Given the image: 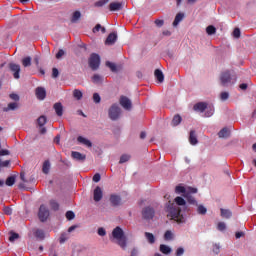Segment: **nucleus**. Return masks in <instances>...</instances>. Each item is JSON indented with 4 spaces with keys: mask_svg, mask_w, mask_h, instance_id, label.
I'll use <instances>...</instances> for the list:
<instances>
[{
    "mask_svg": "<svg viewBox=\"0 0 256 256\" xmlns=\"http://www.w3.org/2000/svg\"><path fill=\"white\" fill-rule=\"evenodd\" d=\"M10 99H12V101H19V95L12 93L9 95Z\"/></svg>",
    "mask_w": 256,
    "mask_h": 256,
    "instance_id": "obj_62",
    "label": "nucleus"
},
{
    "mask_svg": "<svg viewBox=\"0 0 256 256\" xmlns=\"http://www.w3.org/2000/svg\"><path fill=\"white\" fill-rule=\"evenodd\" d=\"M71 157L75 161H85V159H87V155L81 154V152H75V151L71 152Z\"/></svg>",
    "mask_w": 256,
    "mask_h": 256,
    "instance_id": "obj_14",
    "label": "nucleus"
},
{
    "mask_svg": "<svg viewBox=\"0 0 256 256\" xmlns=\"http://www.w3.org/2000/svg\"><path fill=\"white\" fill-rule=\"evenodd\" d=\"M98 235H100V237H105L107 235V232L104 230V228H99Z\"/></svg>",
    "mask_w": 256,
    "mask_h": 256,
    "instance_id": "obj_60",
    "label": "nucleus"
},
{
    "mask_svg": "<svg viewBox=\"0 0 256 256\" xmlns=\"http://www.w3.org/2000/svg\"><path fill=\"white\" fill-rule=\"evenodd\" d=\"M129 159H131V156H130V155L123 154V155L120 157L119 163H120V164L127 163V161H129Z\"/></svg>",
    "mask_w": 256,
    "mask_h": 256,
    "instance_id": "obj_44",
    "label": "nucleus"
},
{
    "mask_svg": "<svg viewBox=\"0 0 256 256\" xmlns=\"http://www.w3.org/2000/svg\"><path fill=\"white\" fill-rule=\"evenodd\" d=\"M99 31H101V33H106V29L105 27L101 26V24H97L94 28H93V33H99Z\"/></svg>",
    "mask_w": 256,
    "mask_h": 256,
    "instance_id": "obj_36",
    "label": "nucleus"
},
{
    "mask_svg": "<svg viewBox=\"0 0 256 256\" xmlns=\"http://www.w3.org/2000/svg\"><path fill=\"white\" fill-rule=\"evenodd\" d=\"M123 9V2H112L109 4V11H121Z\"/></svg>",
    "mask_w": 256,
    "mask_h": 256,
    "instance_id": "obj_12",
    "label": "nucleus"
},
{
    "mask_svg": "<svg viewBox=\"0 0 256 256\" xmlns=\"http://www.w3.org/2000/svg\"><path fill=\"white\" fill-rule=\"evenodd\" d=\"M63 55H65V50L60 49L58 51V53L56 54V59H61V57H63Z\"/></svg>",
    "mask_w": 256,
    "mask_h": 256,
    "instance_id": "obj_59",
    "label": "nucleus"
},
{
    "mask_svg": "<svg viewBox=\"0 0 256 256\" xmlns=\"http://www.w3.org/2000/svg\"><path fill=\"white\" fill-rule=\"evenodd\" d=\"M109 3V0H100L95 3V7H103V5H107Z\"/></svg>",
    "mask_w": 256,
    "mask_h": 256,
    "instance_id": "obj_50",
    "label": "nucleus"
},
{
    "mask_svg": "<svg viewBox=\"0 0 256 256\" xmlns=\"http://www.w3.org/2000/svg\"><path fill=\"white\" fill-rule=\"evenodd\" d=\"M50 169H51V162H49V160H45L42 166V173H44L45 175H48Z\"/></svg>",
    "mask_w": 256,
    "mask_h": 256,
    "instance_id": "obj_23",
    "label": "nucleus"
},
{
    "mask_svg": "<svg viewBox=\"0 0 256 256\" xmlns=\"http://www.w3.org/2000/svg\"><path fill=\"white\" fill-rule=\"evenodd\" d=\"M206 33L208 35H215V33H217V28H215V26L213 25H209L207 28H206Z\"/></svg>",
    "mask_w": 256,
    "mask_h": 256,
    "instance_id": "obj_35",
    "label": "nucleus"
},
{
    "mask_svg": "<svg viewBox=\"0 0 256 256\" xmlns=\"http://www.w3.org/2000/svg\"><path fill=\"white\" fill-rule=\"evenodd\" d=\"M175 203H176V205H185V199H183V197H181V196H177L176 198H175Z\"/></svg>",
    "mask_w": 256,
    "mask_h": 256,
    "instance_id": "obj_46",
    "label": "nucleus"
},
{
    "mask_svg": "<svg viewBox=\"0 0 256 256\" xmlns=\"http://www.w3.org/2000/svg\"><path fill=\"white\" fill-rule=\"evenodd\" d=\"M183 253H185V250L181 247L176 250V256H182Z\"/></svg>",
    "mask_w": 256,
    "mask_h": 256,
    "instance_id": "obj_63",
    "label": "nucleus"
},
{
    "mask_svg": "<svg viewBox=\"0 0 256 256\" xmlns=\"http://www.w3.org/2000/svg\"><path fill=\"white\" fill-rule=\"evenodd\" d=\"M6 185L8 187H13V185H15V176H9L7 179H6Z\"/></svg>",
    "mask_w": 256,
    "mask_h": 256,
    "instance_id": "obj_40",
    "label": "nucleus"
},
{
    "mask_svg": "<svg viewBox=\"0 0 256 256\" xmlns=\"http://www.w3.org/2000/svg\"><path fill=\"white\" fill-rule=\"evenodd\" d=\"M221 101H227L229 99V93L228 92H222L220 94Z\"/></svg>",
    "mask_w": 256,
    "mask_h": 256,
    "instance_id": "obj_52",
    "label": "nucleus"
},
{
    "mask_svg": "<svg viewBox=\"0 0 256 256\" xmlns=\"http://www.w3.org/2000/svg\"><path fill=\"white\" fill-rule=\"evenodd\" d=\"M233 36L236 39H239L241 37V30L239 28H235L234 31H233Z\"/></svg>",
    "mask_w": 256,
    "mask_h": 256,
    "instance_id": "obj_53",
    "label": "nucleus"
},
{
    "mask_svg": "<svg viewBox=\"0 0 256 256\" xmlns=\"http://www.w3.org/2000/svg\"><path fill=\"white\" fill-rule=\"evenodd\" d=\"M184 197L187 199V201H188V203H190V205H197V200H195V197H193L192 194L186 193L184 195Z\"/></svg>",
    "mask_w": 256,
    "mask_h": 256,
    "instance_id": "obj_26",
    "label": "nucleus"
},
{
    "mask_svg": "<svg viewBox=\"0 0 256 256\" xmlns=\"http://www.w3.org/2000/svg\"><path fill=\"white\" fill-rule=\"evenodd\" d=\"M197 213H198V215H206L207 214V208L203 205H198Z\"/></svg>",
    "mask_w": 256,
    "mask_h": 256,
    "instance_id": "obj_38",
    "label": "nucleus"
},
{
    "mask_svg": "<svg viewBox=\"0 0 256 256\" xmlns=\"http://www.w3.org/2000/svg\"><path fill=\"white\" fill-rule=\"evenodd\" d=\"M231 135V132L227 128H223L218 132V137L220 139H227Z\"/></svg>",
    "mask_w": 256,
    "mask_h": 256,
    "instance_id": "obj_20",
    "label": "nucleus"
},
{
    "mask_svg": "<svg viewBox=\"0 0 256 256\" xmlns=\"http://www.w3.org/2000/svg\"><path fill=\"white\" fill-rule=\"evenodd\" d=\"M119 104L126 111H131V108L133 107V103L131 102V100L127 96H123V95L120 96Z\"/></svg>",
    "mask_w": 256,
    "mask_h": 256,
    "instance_id": "obj_6",
    "label": "nucleus"
},
{
    "mask_svg": "<svg viewBox=\"0 0 256 256\" xmlns=\"http://www.w3.org/2000/svg\"><path fill=\"white\" fill-rule=\"evenodd\" d=\"M49 205L52 211H59V202H57V200H50Z\"/></svg>",
    "mask_w": 256,
    "mask_h": 256,
    "instance_id": "obj_32",
    "label": "nucleus"
},
{
    "mask_svg": "<svg viewBox=\"0 0 256 256\" xmlns=\"http://www.w3.org/2000/svg\"><path fill=\"white\" fill-rule=\"evenodd\" d=\"M53 109L58 117H63V104L61 102L55 103Z\"/></svg>",
    "mask_w": 256,
    "mask_h": 256,
    "instance_id": "obj_17",
    "label": "nucleus"
},
{
    "mask_svg": "<svg viewBox=\"0 0 256 256\" xmlns=\"http://www.w3.org/2000/svg\"><path fill=\"white\" fill-rule=\"evenodd\" d=\"M92 181H94V183H99V181H101V174L96 173L93 178Z\"/></svg>",
    "mask_w": 256,
    "mask_h": 256,
    "instance_id": "obj_56",
    "label": "nucleus"
},
{
    "mask_svg": "<svg viewBox=\"0 0 256 256\" xmlns=\"http://www.w3.org/2000/svg\"><path fill=\"white\" fill-rule=\"evenodd\" d=\"M108 117L111 121H117L121 117V108L118 104H112L108 110Z\"/></svg>",
    "mask_w": 256,
    "mask_h": 256,
    "instance_id": "obj_3",
    "label": "nucleus"
},
{
    "mask_svg": "<svg viewBox=\"0 0 256 256\" xmlns=\"http://www.w3.org/2000/svg\"><path fill=\"white\" fill-rule=\"evenodd\" d=\"M59 77V70L57 68L52 69V78L57 79Z\"/></svg>",
    "mask_w": 256,
    "mask_h": 256,
    "instance_id": "obj_57",
    "label": "nucleus"
},
{
    "mask_svg": "<svg viewBox=\"0 0 256 256\" xmlns=\"http://www.w3.org/2000/svg\"><path fill=\"white\" fill-rule=\"evenodd\" d=\"M9 165H11V160H5L3 162L0 160V169L1 167H9Z\"/></svg>",
    "mask_w": 256,
    "mask_h": 256,
    "instance_id": "obj_55",
    "label": "nucleus"
},
{
    "mask_svg": "<svg viewBox=\"0 0 256 256\" xmlns=\"http://www.w3.org/2000/svg\"><path fill=\"white\" fill-rule=\"evenodd\" d=\"M35 93H36L37 99H39L40 101H43L45 97H47V91L43 87L36 88Z\"/></svg>",
    "mask_w": 256,
    "mask_h": 256,
    "instance_id": "obj_11",
    "label": "nucleus"
},
{
    "mask_svg": "<svg viewBox=\"0 0 256 256\" xmlns=\"http://www.w3.org/2000/svg\"><path fill=\"white\" fill-rule=\"evenodd\" d=\"M194 111H199L200 113L205 112L207 109V103L205 102H198L193 106Z\"/></svg>",
    "mask_w": 256,
    "mask_h": 256,
    "instance_id": "obj_16",
    "label": "nucleus"
},
{
    "mask_svg": "<svg viewBox=\"0 0 256 256\" xmlns=\"http://www.w3.org/2000/svg\"><path fill=\"white\" fill-rule=\"evenodd\" d=\"M181 121H183L181 116L179 114L175 115L171 122L172 127H177V125H179Z\"/></svg>",
    "mask_w": 256,
    "mask_h": 256,
    "instance_id": "obj_25",
    "label": "nucleus"
},
{
    "mask_svg": "<svg viewBox=\"0 0 256 256\" xmlns=\"http://www.w3.org/2000/svg\"><path fill=\"white\" fill-rule=\"evenodd\" d=\"M154 75L158 81V83H163L165 81V75H163V71L156 69Z\"/></svg>",
    "mask_w": 256,
    "mask_h": 256,
    "instance_id": "obj_19",
    "label": "nucleus"
},
{
    "mask_svg": "<svg viewBox=\"0 0 256 256\" xmlns=\"http://www.w3.org/2000/svg\"><path fill=\"white\" fill-rule=\"evenodd\" d=\"M186 193H189L190 195H193V194L197 193V188L189 187L186 190Z\"/></svg>",
    "mask_w": 256,
    "mask_h": 256,
    "instance_id": "obj_58",
    "label": "nucleus"
},
{
    "mask_svg": "<svg viewBox=\"0 0 256 256\" xmlns=\"http://www.w3.org/2000/svg\"><path fill=\"white\" fill-rule=\"evenodd\" d=\"M110 203L113 207H119L121 205V196L112 194L110 196Z\"/></svg>",
    "mask_w": 256,
    "mask_h": 256,
    "instance_id": "obj_13",
    "label": "nucleus"
},
{
    "mask_svg": "<svg viewBox=\"0 0 256 256\" xmlns=\"http://www.w3.org/2000/svg\"><path fill=\"white\" fill-rule=\"evenodd\" d=\"M34 235L37 239H40V241H43V239H45V231H43L41 229H37L35 231Z\"/></svg>",
    "mask_w": 256,
    "mask_h": 256,
    "instance_id": "obj_27",
    "label": "nucleus"
},
{
    "mask_svg": "<svg viewBox=\"0 0 256 256\" xmlns=\"http://www.w3.org/2000/svg\"><path fill=\"white\" fill-rule=\"evenodd\" d=\"M145 237H146L148 243H150L151 245H153V243H155V235H153V233L145 232Z\"/></svg>",
    "mask_w": 256,
    "mask_h": 256,
    "instance_id": "obj_29",
    "label": "nucleus"
},
{
    "mask_svg": "<svg viewBox=\"0 0 256 256\" xmlns=\"http://www.w3.org/2000/svg\"><path fill=\"white\" fill-rule=\"evenodd\" d=\"M220 213H221V217H223V219H231L233 213L231 212V210L229 209H220Z\"/></svg>",
    "mask_w": 256,
    "mask_h": 256,
    "instance_id": "obj_22",
    "label": "nucleus"
},
{
    "mask_svg": "<svg viewBox=\"0 0 256 256\" xmlns=\"http://www.w3.org/2000/svg\"><path fill=\"white\" fill-rule=\"evenodd\" d=\"M79 19H81V12L75 11V12L73 13L71 22H72V23H77V21H79Z\"/></svg>",
    "mask_w": 256,
    "mask_h": 256,
    "instance_id": "obj_37",
    "label": "nucleus"
},
{
    "mask_svg": "<svg viewBox=\"0 0 256 256\" xmlns=\"http://www.w3.org/2000/svg\"><path fill=\"white\" fill-rule=\"evenodd\" d=\"M168 217L176 221V223H183L185 221V218L181 214V208L175 204H171V206L168 207Z\"/></svg>",
    "mask_w": 256,
    "mask_h": 256,
    "instance_id": "obj_2",
    "label": "nucleus"
},
{
    "mask_svg": "<svg viewBox=\"0 0 256 256\" xmlns=\"http://www.w3.org/2000/svg\"><path fill=\"white\" fill-rule=\"evenodd\" d=\"M106 66H108L109 69H110L113 73H115V71H117V65H115V63H112V62H110V61H107V62H106Z\"/></svg>",
    "mask_w": 256,
    "mask_h": 256,
    "instance_id": "obj_45",
    "label": "nucleus"
},
{
    "mask_svg": "<svg viewBox=\"0 0 256 256\" xmlns=\"http://www.w3.org/2000/svg\"><path fill=\"white\" fill-rule=\"evenodd\" d=\"M94 201L96 203H99V201H101L103 199V189H101V187L97 186L95 189H94Z\"/></svg>",
    "mask_w": 256,
    "mask_h": 256,
    "instance_id": "obj_10",
    "label": "nucleus"
},
{
    "mask_svg": "<svg viewBox=\"0 0 256 256\" xmlns=\"http://www.w3.org/2000/svg\"><path fill=\"white\" fill-rule=\"evenodd\" d=\"M68 240H69V233L63 232V233L60 235L59 243H60L61 245H63V243H65V241H68Z\"/></svg>",
    "mask_w": 256,
    "mask_h": 256,
    "instance_id": "obj_33",
    "label": "nucleus"
},
{
    "mask_svg": "<svg viewBox=\"0 0 256 256\" xmlns=\"http://www.w3.org/2000/svg\"><path fill=\"white\" fill-rule=\"evenodd\" d=\"M142 217L143 219H146V221H150V219H153V217H155V209H153V207H145L142 210Z\"/></svg>",
    "mask_w": 256,
    "mask_h": 256,
    "instance_id": "obj_8",
    "label": "nucleus"
},
{
    "mask_svg": "<svg viewBox=\"0 0 256 256\" xmlns=\"http://www.w3.org/2000/svg\"><path fill=\"white\" fill-rule=\"evenodd\" d=\"M4 213L6 215H11V213H13V210L10 207H4Z\"/></svg>",
    "mask_w": 256,
    "mask_h": 256,
    "instance_id": "obj_64",
    "label": "nucleus"
},
{
    "mask_svg": "<svg viewBox=\"0 0 256 256\" xmlns=\"http://www.w3.org/2000/svg\"><path fill=\"white\" fill-rule=\"evenodd\" d=\"M160 251L161 253H163L164 255H169V253H171V247L165 245V244H161L160 245Z\"/></svg>",
    "mask_w": 256,
    "mask_h": 256,
    "instance_id": "obj_28",
    "label": "nucleus"
},
{
    "mask_svg": "<svg viewBox=\"0 0 256 256\" xmlns=\"http://www.w3.org/2000/svg\"><path fill=\"white\" fill-rule=\"evenodd\" d=\"M9 69H10L11 73H13L14 79H19L21 77L19 75V73H21V66L19 64L10 63Z\"/></svg>",
    "mask_w": 256,
    "mask_h": 256,
    "instance_id": "obj_9",
    "label": "nucleus"
},
{
    "mask_svg": "<svg viewBox=\"0 0 256 256\" xmlns=\"http://www.w3.org/2000/svg\"><path fill=\"white\" fill-rule=\"evenodd\" d=\"M66 219H68V221H73V219H75V212L67 211L66 212Z\"/></svg>",
    "mask_w": 256,
    "mask_h": 256,
    "instance_id": "obj_47",
    "label": "nucleus"
},
{
    "mask_svg": "<svg viewBox=\"0 0 256 256\" xmlns=\"http://www.w3.org/2000/svg\"><path fill=\"white\" fill-rule=\"evenodd\" d=\"M113 239H116L117 244L121 249H127V237L125 236V232L119 226L113 229L112 231Z\"/></svg>",
    "mask_w": 256,
    "mask_h": 256,
    "instance_id": "obj_1",
    "label": "nucleus"
},
{
    "mask_svg": "<svg viewBox=\"0 0 256 256\" xmlns=\"http://www.w3.org/2000/svg\"><path fill=\"white\" fill-rule=\"evenodd\" d=\"M49 209L45 205H41L38 212V217L41 223H45L49 219Z\"/></svg>",
    "mask_w": 256,
    "mask_h": 256,
    "instance_id": "obj_5",
    "label": "nucleus"
},
{
    "mask_svg": "<svg viewBox=\"0 0 256 256\" xmlns=\"http://www.w3.org/2000/svg\"><path fill=\"white\" fill-rule=\"evenodd\" d=\"M92 81H93V83H96L97 85H99V83H103V77H101V75H99V74H95L92 77Z\"/></svg>",
    "mask_w": 256,
    "mask_h": 256,
    "instance_id": "obj_39",
    "label": "nucleus"
},
{
    "mask_svg": "<svg viewBox=\"0 0 256 256\" xmlns=\"http://www.w3.org/2000/svg\"><path fill=\"white\" fill-rule=\"evenodd\" d=\"M217 229L218 231H225V229H227V225L225 224V222H219L217 224Z\"/></svg>",
    "mask_w": 256,
    "mask_h": 256,
    "instance_id": "obj_48",
    "label": "nucleus"
},
{
    "mask_svg": "<svg viewBox=\"0 0 256 256\" xmlns=\"http://www.w3.org/2000/svg\"><path fill=\"white\" fill-rule=\"evenodd\" d=\"M23 67H31V57H25L22 59Z\"/></svg>",
    "mask_w": 256,
    "mask_h": 256,
    "instance_id": "obj_41",
    "label": "nucleus"
},
{
    "mask_svg": "<svg viewBox=\"0 0 256 256\" xmlns=\"http://www.w3.org/2000/svg\"><path fill=\"white\" fill-rule=\"evenodd\" d=\"M78 143H81V145H85L86 147H93V143H91L87 138L83 136H79L77 138Z\"/></svg>",
    "mask_w": 256,
    "mask_h": 256,
    "instance_id": "obj_21",
    "label": "nucleus"
},
{
    "mask_svg": "<svg viewBox=\"0 0 256 256\" xmlns=\"http://www.w3.org/2000/svg\"><path fill=\"white\" fill-rule=\"evenodd\" d=\"M93 101L94 103H101V96L99 95V93L93 94Z\"/></svg>",
    "mask_w": 256,
    "mask_h": 256,
    "instance_id": "obj_51",
    "label": "nucleus"
},
{
    "mask_svg": "<svg viewBox=\"0 0 256 256\" xmlns=\"http://www.w3.org/2000/svg\"><path fill=\"white\" fill-rule=\"evenodd\" d=\"M175 191L176 193H184V195L187 193V190L183 186H176Z\"/></svg>",
    "mask_w": 256,
    "mask_h": 256,
    "instance_id": "obj_49",
    "label": "nucleus"
},
{
    "mask_svg": "<svg viewBox=\"0 0 256 256\" xmlns=\"http://www.w3.org/2000/svg\"><path fill=\"white\" fill-rule=\"evenodd\" d=\"M205 117H212V115L215 113V109L211 106L206 108Z\"/></svg>",
    "mask_w": 256,
    "mask_h": 256,
    "instance_id": "obj_42",
    "label": "nucleus"
},
{
    "mask_svg": "<svg viewBox=\"0 0 256 256\" xmlns=\"http://www.w3.org/2000/svg\"><path fill=\"white\" fill-rule=\"evenodd\" d=\"M183 19H185V14L183 12H179L175 16V19L173 21V27H177V25H179V23H181V21H183Z\"/></svg>",
    "mask_w": 256,
    "mask_h": 256,
    "instance_id": "obj_18",
    "label": "nucleus"
},
{
    "mask_svg": "<svg viewBox=\"0 0 256 256\" xmlns=\"http://www.w3.org/2000/svg\"><path fill=\"white\" fill-rule=\"evenodd\" d=\"M73 97L74 99H77V101H81V99H83V92L79 89H75L73 91Z\"/></svg>",
    "mask_w": 256,
    "mask_h": 256,
    "instance_id": "obj_31",
    "label": "nucleus"
},
{
    "mask_svg": "<svg viewBox=\"0 0 256 256\" xmlns=\"http://www.w3.org/2000/svg\"><path fill=\"white\" fill-rule=\"evenodd\" d=\"M189 142L191 145H197V143H199V141L197 140V135L195 134V130H192L190 132Z\"/></svg>",
    "mask_w": 256,
    "mask_h": 256,
    "instance_id": "obj_24",
    "label": "nucleus"
},
{
    "mask_svg": "<svg viewBox=\"0 0 256 256\" xmlns=\"http://www.w3.org/2000/svg\"><path fill=\"white\" fill-rule=\"evenodd\" d=\"M165 241H171L173 239V232L171 230H167L164 234Z\"/></svg>",
    "mask_w": 256,
    "mask_h": 256,
    "instance_id": "obj_43",
    "label": "nucleus"
},
{
    "mask_svg": "<svg viewBox=\"0 0 256 256\" xmlns=\"http://www.w3.org/2000/svg\"><path fill=\"white\" fill-rule=\"evenodd\" d=\"M39 127H43L47 123V117L42 115L37 119Z\"/></svg>",
    "mask_w": 256,
    "mask_h": 256,
    "instance_id": "obj_34",
    "label": "nucleus"
},
{
    "mask_svg": "<svg viewBox=\"0 0 256 256\" xmlns=\"http://www.w3.org/2000/svg\"><path fill=\"white\" fill-rule=\"evenodd\" d=\"M19 107V104H17L16 102H11L8 104V106L6 108H4V111H15V109H17Z\"/></svg>",
    "mask_w": 256,
    "mask_h": 256,
    "instance_id": "obj_30",
    "label": "nucleus"
},
{
    "mask_svg": "<svg viewBox=\"0 0 256 256\" xmlns=\"http://www.w3.org/2000/svg\"><path fill=\"white\" fill-rule=\"evenodd\" d=\"M16 239H19V235L15 232H12L9 237V241H11L13 243V241H15Z\"/></svg>",
    "mask_w": 256,
    "mask_h": 256,
    "instance_id": "obj_54",
    "label": "nucleus"
},
{
    "mask_svg": "<svg viewBox=\"0 0 256 256\" xmlns=\"http://www.w3.org/2000/svg\"><path fill=\"white\" fill-rule=\"evenodd\" d=\"M117 41V32H112L108 35L106 38V45H114V43Z\"/></svg>",
    "mask_w": 256,
    "mask_h": 256,
    "instance_id": "obj_15",
    "label": "nucleus"
},
{
    "mask_svg": "<svg viewBox=\"0 0 256 256\" xmlns=\"http://www.w3.org/2000/svg\"><path fill=\"white\" fill-rule=\"evenodd\" d=\"M88 63L92 71H97V69H99V65H101V57H99V54L92 53L90 55Z\"/></svg>",
    "mask_w": 256,
    "mask_h": 256,
    "instance_id": "obj_4",
    "label": "nucleus"
},
{
    "mask_svg": "<svg viewBox=\"0 0 256 256\" xmlns=\"http://www.w3.org/2000/svg\"><path fill=\"white\" fill-rule=\"evenodd\" d=\"M220 82L223 87H227L231 83V72L226 70L220 74Z\"/></svg>",
    "mask_w": 256,
    "mask_h": 256,
    "instance_id": "obj_7",
    "label": "nucleus"
},
{
    "mask_svg": "<svg viewBox=\"0 0 256 256\" xmlns=\"http://www.w3.org/2000/svg\"><path fill=\"white\" fill-rule=\"evenodd\" d=\"M130 256H139V249L138 248H133L131 250Z\"/></svg>",
    "mask_w": 256,
    "mask_h": 256,
    "instance_id": "obj_61",
    "label": "nucleus"
}]
</instances>
